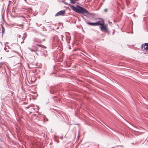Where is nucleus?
<instances>
[{
  "mask_svg": "<svg viewBox=\"0 0 148 148\" xmlns=\"http://www.w3.org/2000/svg\"><path fill=\"white\" fill-rule=\"evenodd\" d=\"M79 14H82L85 16L88 15L89 13L87 10H73Z\"/></svg>",
  "mask_w": 148,
  "mask_h": 148,
  "instance_id": "nucleus-1",
  "label": "nucleus"
},
{
  "mask_svg": "<svg viewBox=\"0 0 148 148\" xmlns=\"http://www.w3.org/2000/svg\"><path fill=\"white\" fill-rule=\"evenodd\" d=\"M69 6L71 9H85L78 5H77L76 7H75L71 4H69Z\"/></svg>",
  "mask_w": 148,
  "mask_h": 148,
  "instance_id": "nucleus-2",
  "label": "nucleus"
},
{
  "mask_svg": "<svg viewBox=\"0 0 148 148\" xmlns=\"http://www.w3.org/2000/svg\"><path fill=\"white\" fill-rule=\"evenodd\" d=\"M142 50H148V43H145L141 45V47Z\"/></svg>",
  "mask_w": 148,
  "mask_h": 148,
  "instance_id": "nucleus-3",
  "label": "nucleus"
},
{
  "mask_svg": "<svg viewBox=\"0 0 148 148\" xmlns=\"http://www.w3.org/2000/svg\"><path fill=\"white\" fill-rule=\"evenodd\" d=\"M104 22L103 21V25H101V26H100V28L101 30L102 31L104 30L105 31L107 32L108 31L107 27L106 25H104Z\"/></svg>",
  "mask_w": 148,
  "mask_h": 148,
  "instance_id": "nucleus-4",
  "label": "nucleus"
},
{
  "mask_svg": "<svg viewBox=\"0 0 148 148\" xmlns=\"http://www.w3.org/2000/svg\"><path fill=\"white\" fill-rule=\"evenodd\" d=\"M65 13V11L64 10H61L57 13L56 15L55 16H64Z\"/></svg>",
  "mask_w": 148,
  "mask_h": 148,
  "instance_id": "nucleus-5",
  "label": "nucleus"
},
{
  "mask_svg": "<svg viewBox=\"0 0 148 148\" xmlns=\"http://www.w3.org/2000/svg\"><path fill=\"white\" fill-rule=\"evenodd\" d=\"M103 21L102 22L101 21H99L96 23H95V26L99 25L101 26V25H103Z\"/></svg>",
  "mask_w": 148,
  "mask_h": 148,
  "instance_id": "nucleus-6",
  "label": "nucleus"
},
{
  "mask_svg": "<svg viewBox=\"0 0 148 148\" xmlns=\"http://www.w3.org/2000/svg\"><path fill=\"white\" fill-rule=\"evenodd\" d=\"M1 29H2V36L4 34L5 32V29L3 27V26L2 25H1Z\"/></svg>",
  "mask_w": 148,
  "mask_h": 148,
  "instance_id": "nucleus-7",
  "label": "nucleus"
},
{
  "mask_svg": "<svg viewBox=\"0 0 148 148\" xmlns=\"http://www.w3.org/2000/svg\"><path fill=\"white\" fill-rule=\"evenodd\" d=\"M87 23L89 25L92 26H95V23L87 22Z\"/></svg>",
  "mask_w": 148,
  "mask_h": 148,
  "instance_id": "nucleus-8",
  "label": "nucleus"
},
{
  "mask_svg": "<svg viewBox=\"0 0 148 148\" xmlns=\"http://www.w3.org/2000/svg\"><path fill=\"white\" fill-rule=\"evenodd\" d=\"M38 45V46H39L40 47H45L44 45Z\"/></svg>",
  "mask_w": 148,
  "mask_h": 148,
  "instance_id": "nucleus-9",
  "label": "nucleus"
},
{
  "mask_svg": "<svg viewBox=\"0 0 148 148\" xmlns=\"http://www.w3.org/2000/svg\"><path fill=\"white\" fill-rule=\"evenodd\" d=\"M107 10H104V12H107Z\"/></svg>",
  "mask_w": 148,
  "mask_h": 148,
  "instance_id": "nucleus-10",
  "label": "nucleus"
},
{
  "mask_svg": "<svg viewBox=\"0 0 148 148\" xmlns=\"http://www.w3.org/2000/svg\"><path fill=\"white\" fill-rule=\"evenodd\" d=\"M31 50V51H33V50L31 49H30Z\"/></svg>",
  "mask_w": 148,
  "mask_h": 148,
  "instance_id": "nucleus-11",
  "label": "nucleus"
}]
</instances>
